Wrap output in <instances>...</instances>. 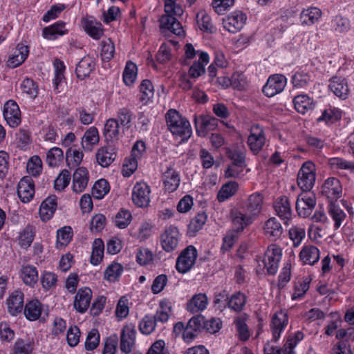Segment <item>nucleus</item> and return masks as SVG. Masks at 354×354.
<instances>
[{
    "instance_id": "nucleus-1",
    "label": "nucleus",
    "mask_w": 354,
    "mask_h": 354,
    "mask_svg": "<svg viewBox=\"0 0 354 354\" xmlns=\"http://www.w3.org/2000/svg\"><path fill=\"white\" fill-rule=\"evenodd\" d=\"M168 129L173 135L178 136L183 141L187 140L192 135L189 122L177 111L170 109L166 114Z\"/></svg>"
},
{
    "instance_id": "nucleus-2",
    "label": "nucleus",
    "mask_w": 354,
    "mask_h": 354,
    "mask_svg": "<svg viewBox=\"0 0 354 354\" xmlns=\"http://www.w3.org/2000/svg\"><path fill=\"white\" fill-rule=\"evenodd\" d=\"M315 165L310 161L304 162L297 174V185L303 192H309L315 182Z\"/></svg>"
},
{
    "instance_id": "nucleus-3",
    "label": "nucleus",
    "mask_w": 354,
    "mask_h": 354,
    "mask_svg": "<svg viewBox=\"0 0 354 354\" xmlns=\"http://www.w3.org/2000/svg\"><path fill=\"white\" fill-rule=\"evenodd\" d=\"M197 250L193 245L185 248L176 260V268L180 273H187L195 264L197 257Z\"/></svg>"
},
{
    "instance_id": "nucleus-4",
    "label": "nucleus",
    "mask_w": 354,
    "mask_h": 354,
    "mask_svg": "<svg viewBox=\"0 0 354 354\" xmlns=\"http://www.w3.org/2000/svg\"><path fill=\"white\" fill-rule=\"evenodd\" d=\"M316 205V197L313 193L303 192L297 197L296 210L300 216L308 217Z\"/></svg>"
},
{
    "instance_id": "nucleus-5",
    "label": "nucleus",
    "mask_w": 354,
    "mask_h": 354,
    "mask_svg": "<svg viewBox=\"0 0 354 354\" xmlns=\"http://www.w3.org/2000/svg\"><path fill=\"white\" fill-rule=\"evenodd\" d=\"M287 83L286 77L280 74L271 75L263 87V93L268 97H273L283 91Z\"/></svg>"
},
{
    "instance_id": "nucleus-6",
    "label": "nucleus",
    "mask_w": 354,
    "mask_h": 354,
    "mask_svg": "<svg viewBox=\"0 0 354 354\" xmlns=\"http://www.w3.org/2000/svg\"><path fill=\"white\" fill-rule=\"evenodd\" d=\"M179 241V232L176 227L170 225L167 227L164 233L160 236V243L162 249L170 252L178 246Z\"/></svg>"
},
{
    "instance_id": "nucleus-7",
    "label": "nucleus",
    "mask_w": 354,
    "mask_h": 354,
    "mask_svg": "<svg viewBox=\"0 0 354 354\" xmlns=\"http://www.w3.org/2000/svg\"><path fill=\"white\" fill-rule=\"evenodd\" d=\"M150 189L144 183H137L132 192V200L133 203L139 207H146L150 202Z\"/></svg>"
},
{
    "instance_id": "nucleus-8",
    "label": "nucleus",
    "mask_w": 354,
    "mask_h": 354,
    "mask_svg": "<svg viewBox=\"0 0 354 354\" xmlns=\"http://www.w3.org/2000/svg\"><path fill=\"white\" fill-rule=\"evenodd\" d=\"M281 254V250L279 248L273 245L268 249L263 263L269 274L274 275L277 273Z\"/></svg>"
},
{
    "instance_id": "nucleus-9",
    "label": "nucleus",
    "mask_w": 354,
    "mask_h": 354,
    "mask_svg": "<svg viewBox=\"0 0 354 354\" xmlns=\"http://www.w3.org/2000/svg\"><path fill=\"white\" fill-rule=\"evenodd\" d=\"M3 117L12 128L17 127L21 123V112L18 104L14 100H10L5 103Z\"/></svg>"
},
{
    "instance_id": "nucleus-10",
    "label": "nucleus",
    "mask_w": 354,
    "mask_h": 354,
    "mask_svg": "<svg viewBox=\"0 0 354 354\" xmlns=\"http://www.w3.org/2000/svg\"><path fill=\"white\" fill-rule=\"evenodd\" d=\"M246 21V16L241 12H234L223 19V27L229 32L236 33L240 31Z\"/></svg>"
},
{
    "instance_id": "nucleus-11",
    "label": "nucleus",
    "mask_w": 354,
    "mask_h": 354,
    "mask_svg": "<svg viewBox=\"0 0 354 354\" xmlns=\"http://www.w3.org/2000/svg\"><path fill=\"white\" fill-rule=\"evenodd\" d=\"M35 194L34 181L30 176L21 179L17 186V194L23 203L29 202Z\"/></svg>"
},
{
    "instance_id": "nucleus-12",
    "label": "nucleus",
    "mask_w": 354,
    "mask_h": 354,
    "mask_svg": "<svg viewBox=\"0 0 354 354\" xmlns=\"http://www.w3.org/2000/svg\"><path fill=\"white\" fill-rule=\"evenodd\" d=\"M92 291L88 288H80L75 297L73 306L80 313H85L89 307Z\"/></svg>"
},
{
    "instance_id": "nucleus-13",
    "label": "nucleus",
    "mask_w": 354,
    "mask_h": 354,
    "mask_svg": "<svg viewBox=\"0 0 354 354\" xmlns=\"http://www.w3.org/2000/svg\"><path fill=\"white\" fill-rule=\"evenodd\" d=\"M194 122L197 134L202 137L206 135L207 131L214 130L218 125V120L209 115H201L198 118L195 115Z\"/></svg>"
},
{
    "instance_id": "nucleus-14",
    "label": "nucleus",
    "mask_w": 354,
    "mask_h": 354,
    "mask_svg": "<svg viewBox=\"0 0 354 354\" xmlns=\"http://www.w3.org/2000/svg\"><path fill=\"white\" fill-rule=\"evenodd\" d=\"M136 331L133 327L125 326L122 329L120 335V350L122 352L129 354L131 352L135 344Z\"/></svg>"
},
{
    "instance_id": "nucleus-15",
    "label": "nucleus",
    "mask_w": 354,
    "mask_h": 354,
    "mask_svg": "<svg viewBox=\"0 0 354 354\" xmlns=\"http://www.w3.org/2000/svg\"><path fill=\"white\" fill-rule=\"evenodd\" d=\"M6 304L8 313L12 316H17L24 308V293L15 290L7 299Z\"/></svg>"
},
{
    "instance_id": "nucleus-16",
    "label": "nucleus",
    "mask_w": 354,
    "mask_h": 354,
    "mask_svg": "<svg viewBox=\"0 0 354 354\" xmlns=\"http://www.w3.org/2000/svg\"><path fill=\"white\" fill-rule=\"evenodd\" d=\"M340 181L336 178H328L322 186V193L328 198L337 199L342 196Z\"/></svg>"
},
{
    "instance_id": "nucleus-17",
    "label": "nucleus",
    "mask_w": 354,
    "mask_h": 354,
    "mask_svg": "<svg viewBox=\"0 0 354 354\" xmlns=\"http://www.w3.org/2000/svg\"><path fill=\"white\" fill-rule=\"evenodd\" d=\"M115 149L109 145L100 147L95 155L97 162L103 167L109 166L116 158Z\"/></svg>"
},
{
    "instance_id": "nucleus-18",
    "label": "nucleus",
    "mask_w": 354,
    "mask_h": 354,
    "mask_svg": "<svg viewBox=\"0 0 354 354\" xmlns=\"http://www.w3.org/2000/svg\"><path fill=\"white\" fill-rule=\"evenodd\" d=\"M88 182V171L85 167L77 168L73 175V190L76 193L82 192Z\"/></svg>"
},
{
    "instance_id": "nucleus-19",
    "label": "nucleus",
    "mask_w": 354,
    "mask_h": 354,
    "mask_svg": "<svg viewBox=\"0 0 354 354\" xmlns=\"http://www.w3.org/2000/svg\"><path fill=\"white\" fill-rule=\"evenodd\" d=\"M230 218L233 224L234 230L236 232H243L244 228L252 222L251 216H247L236 209L231 210Z\"/></svg>"
},
{
    "instance_id": "nucleus-20",
    "label": "nucleus",
    "mask_w": 354,
    "mask_h": 354,
    "mask_svg": "<svg viewBox=\"0 0 354 354\" xmlns=\"http://www.w3.org/2000/svg\"><path fill=\"white\" fill-rule=\"evenodd\" d=\"M264 133L258 126L252 128L251 133L248 138V144L251 150L254 153H258L265 143Z\"/></svg>"
},
{
    "instance_id": "nucleus-21",
    "label": "nucleus",
    "mask_w": 354,
    "mask_h": 354,
    "mask_svg": "<svg viewBox=\"0 0 354 354\" xmlns=\"http://www.w3.org/2000/svg\"><path fill=\"white\" fill-rule=\"evenodd\" d=\"M288 316L286 313L280 311L274 315L272 319L271 328L272 330L273 340L277 341L280 337L281 331L288 324Z\"/></svg>"
},
{
    "instance_id": "nucleus-22",
    "label": "nucleus",
    "mask_w": 354,
    "mask_h": 354,
    "mask_svg": "<svg viewBox=\"0 0 354 354\" xmlns=\"http://www.w3.org/2000/svg\"><path fill=\"white\" fill-rule=\"evenodd\" d=\"M274 207L277 214L285 221V224H287L292 215L290 203L288 197L283 196L277 198L274 202Z\"/></svg>"
},
{
    "instance_id": "nucleus-23",
    "label": "nucleus",
    "mask_w": 354,
    "mask_h": 354,
    "mask_svg": "<svg viewBox=\"0 0 354 354\" xmlns=\"http://www.w3.org/2000/svg\"><path fill=\"white\" fill-rule=\"evenodd\" d=\"M57 209V196L52 195L46 198L41 204L39 214L41 220H49Z\"/></svg>"
},
{
    "instance_id": "nucleus-24",
    "label": "nucleus",
    "mask_w": 354,
    "mask_h": 354,
    "mask_svg": "<svg viewBox=\"0 0 354 354\" xmlns=\"http://www.w3.org/2000/svg\"><path fill=\"white\" fill-rule=\"evenodd\" d=\"M160 23V29L168 30L178 36L181 35L184 32L181 24L173 16H162Z\"/></svg>"
},
{
    "instance_id": "nucleus-25",
    "label": "nucleus",
    "mask_w": 354,
    "mask_h": 354,
    "mask_svg": "<svg viewBox=\"0 0 354 354\" xmlns=\"http://www.w3.org/2000/svg\"><path fill=\"white\" fill-rule=\"evenodd\" d=\"M264 231L272 241H276L281 238L283 234V227L279 221L272 217L269 218L265 223Z\"/></svg>"
},
{
    "instance_id": "nucleus-26",
    "label": "nucleus",
    "mask_w": 354,
    "mask_h": 354,
    "mask_svg": "<svg viewBox=\"0 0 354 354\" xmlns=\"http://www.w3.org/2000/svg\"><path fill=\"white\" fill-rule=\"evenodd\" d=\"M119 128L118 120L114 118H110L106 120L103 134L107 143L114 142L119 140Z\"/></svg>"
},
{
    "instance_id": "nucleus-27",
    "label": "nucleus",
    "mask_w": 354,
    "mask_h": 354,
    "mask_svg": "<svg viewBox=\"0 0 354 354\" xmlns=\"http://www.w3.org/2000/svg\"><path fill=\"white\" fill-rule=\"evenodd\" d=\"M330 90L338 97L346 99L348 95V88L345 79L334 77L330 80Z\"/></svg>"
},
{
    "instance_id": "nucleus-28",
    "label": "nucleus",
    "mask_w": 354,
    "mask_h": 354,
    "mask_svg": "<svg viewBox=\"0 0 354 354\" xmlns=\"http://www.w3.org/2000/svg\"><path fill=\"white\" fill-rule=\"evenodd\" d=\"M163 183L165 189L169 192H173L177 189L180 185L179 174L172 168H168L163 174Z\"/></svg>"
},
{
    "instance_id": "nucleus-29",
    "label": "nucleus",
    "mask_w": 354,
    "mask_h": 354,
    "mask_svg": "<svg viewBox=\"0 0 354 354\" xmlns=\"http://www.w3.org/2000/svg\"><path fill=\"white\" fill-rule=\"evenodd\" d=\"M94 62L89 56L84 57L77 64L75 73L77 78L84 80L88 77L90 73L94 69Z\"/></svg>"
},
{
    "instance_id": "nucleus-30",
    "label": "nucleus",
    "mask_w": 354,
    "mask_h": 354,
    "mask_svg": "<svg viewBox=\"0 0 354 354\" xmlns=\"http://www.w3.org/2000/svg\"><path fill=\"white\" fill-rule=\"evenodd\" d=\"M100 141L98 130L95 127H90L83 136L82 146L86 151H91L94 145Z\"/></svg>"
},
{
    "instance_id": "nucleus-31",
    "label": "nucleus",
    "mask_w": 354,
    "mask_h": 354,
    "mask_svg": "<svg viewBox=\"0 0 354 354\" xmlns=\"http://www.w3.org/2000/svg\"><path fill=\"white\" fill-rule=\"evenodd\" d=\"M299 257L304 263L314 265L319 259V250L314 245L305 246L300 252Z\"/></svg>"
},
{
    "instance_id": "nucleus-32",
    "label": "nucleus",
    "mask_w": 354,
    "mask_h": 354,
    "mask_svg": "<svg viewBox=\"0 0 354 354\" xmlns=\"http://www.w3.org/2000/svg\"><path fill=\"white\" fill-rule=\"evenodd\" d=\"M207 304V297L205 294H198L194 295L187 303V309L192 313H196L206 308Z\"/></svg>"
},
{
    "instance_id": "nucleus-33",
    "label": "nucleus",
    "mask_w": 354,
    "mask_h": 354,
    "mask_svg": "<svg viewBox=\"0 0 354 354\" xmlns=\"http://www.w3.org/2000/svg\"><path fill=\"white\" fill-rule=\"evenodd\" d=\"M66 32L65 23L62 21H59L52 26L45 27L43 29L42 34L46 39H55L57 38V35H63Z\"/></svg>"
},
{
    "instance_id": "nucleus-34",
    "label": "nucleus",
    "mask_w": 354,
    "mask_h": 354,
    "mask_svg": "<svg viewBox=\"0 0 354 354\" xmlns=\"http://www.w3.org/2000/svg\"><path fill=\"white\" fill-rule=\"evenodd\" d=\"M293 103L297 112L304 114L314 108L313 100L306 95H299L295 97Z\"/></svg>"
},
{
    "instance_id": "nucleus-35",
    "label": "nucleus",
    "mask_w": 354,
    "mask_h": 354,
    "mask_svg": "<svg viewBox=\"0 0 354 354\" xmlns=\"http://www.w3.org/2000/svg\"><path fill=\"white\" fill-rule=\"evenodd\" d=\"M24 315L30 321L39 319L41 313V304L38 300H32L26 304L24 308Z\"/></svg>"
},
{
    "instance_id": "nucleus-36",
    "label": "nucleus",
    "mask_w": 354,
    "mask_h": 354,
    "mask_svg": "<svg viewBox=\"0 0 354 354\" xmlns=\"http://www.w3.org/2000/svg\"><path fill=\"white\" fill-rule=\"evenodd\" d=\"M84 28L95 39H99L103 34L102 24L92 19H84Z\"/></svg>"
},
{
    "instance_id": "nucleus-37",
    "label": "nucleus",
    "mask_w": 354,
    "mask_h": 354,
    "mask_svg": "<svg viewBox=\"0 0 354 354\" xmlns=\"http://www.w3.org/2000/svg\"><path fill=\"white\" fill-rule=\"evenodd\" d=\"M322 12L317 8H310L304 10L300 15L302 24L311 25L315 24L321 17Z\"/></svg>"
},
{
    "instance_id": "nucleus-38",
    "label": "nucleus",
    "mask_w": 354,
    "mask_h": 354,
    "mask_svg": "<svg viewBox=\"0 0 354 354\" xmlns=\"http://www.w3.org/2000/svg\"><path fill=\"white\" fill-rule=\"evenodd\" d=\"M207 216L203 212L197 214L190 221L188 225V232L190 236H194L201 230L207 221Z\"/></svg>"
},
{
    "instance_id": "nucleus-39",
    "label": "nucleus",
    "mask_w": 354,
    "mask_h": 354,
    "mask_svg": "<svg viewBox=\"0 0 354 354\" xmlns=\"http://www.w3.org/2000/svg\"><path fill=\"white\" fill-rule=\"evenodd\" d=\"M21 274L23 281L27 285L33 286L38 281V272L33 266L27 265L23 266Z\"/></svg>"
},
{
    "instance_id": "nucleus-40",
    "label": "nucleus",
    "mask_w": 354,
    "mask_h": 354,
    "mask_svg": "<svg viewBox=\"0 0 354 354\" xmlns=\"http://www.w3.org/2000/svg\"><path fill=\"white\" fill-rule=\"evenodd\" d=\"M104 245L101 239H95L93 243V250L91 257V263L97 266L102 260Z\"/></svg>"
},
{
    "instance_id": "nucleus-41",
    "label": "nucleus",
    "mask_w": 354,
    "mask_h": 354,
    "mask_svg": "<svg viewBox=\"0 0 354 354\" xmlns=\"http://www.w3.org/2000/svg\"><path fill=\"white\" fill-rule=\"evenodd\" d=\"M238 189V184L234 181L229 182L221 187L217 194L219 202H223L234 196Z\"/></svg>"
},
{
    "instance_id": "nucleus-42",
    "label": "nucleus",
    "mask_w": 354,
    "mask_h": 354,
    "mask_svg": "<svg viewBox=\"0 0 354 354\" xmlns=\"http://www.w3.org/2000/svg\"><path fill=\"white\" fill-rule=\"evenodd\" d=\"M110 190L109 182L104 179H100L95 182L92 188L93 196L97 199H102Z\"/></svg>"
},
{
    "instance_id": "nucleus-43",
    "label": "nucleus",
    "mask_w": 354,
    "mask_h": 354,
    "mask_svg": "<svg viewBox=\"0 0 354 354\" xmlns=\"http://www.w3.org/2000/svg\"><path fill=\"white\" fill-rule=\"evenodd\" d=\"M245 302V295L241 292H237L233 294L231 297H229L227 307L234 311L239 312L243 309Z\"/></svg>"
},
{
    "instance_id": "nucleus-44",
    "label": "nucleus",
    "mask_w": 354,
    "mask_h": 354,
    "mask_svg": "<svg viewBox=\"0 0 354 354\" xmlns=\"http://www.w3.org/2000/svg\"><path fill=\"white\" fill-rule=\"evenodd\" d=\"M310 277H304L301 280H299L295 284V292L292 295V299L296 300L301 298L309 289L310 283L311 281Z\"/></svg>"
},
{
    "instance_id": "nucleus-45",
    "label": "nucleus",
    "mask_w": 354,
    "mask_h": 354,
    "mask_svg": "<svg viewBox=\"0 0 354 354\" xmlns=\"http://www.w3.org/2000/svg\"><path fill=\"white\" fill-rule=\"evenodd\" d=\"M263 197L260 194H253L250 195L248 200L247 209L252 215L259 214L261 209Z\"/></svg>"
},
{
    "instance_id": "nucleus-46",
    "label": "nucleus",
    "mask_w": 354,
    "mask_h": 354,
    "mask_svg": "<svg viewBox=\"0 0 354 354\" xmlns=\"http://www.w3.org/2000/svg\"><path fill=\"white\" fill-rule=\"evenodd\" d=\"M140 91L141 93L140 100L144 102L145 104L147 103L153 97L154 94L152 82L149 80H142L140 85Z\"/></svg>"
},
{
    "instance_id": "nucleus-47",
    "label": "nucleus",
    "mask_w": 354,
    "mask_h": 354,
    "mask_svg": "<svg viewBox=\"0 0 354 354\" xmlns=\"http://www.w3.org/2000/svg\"><path fill=\"white\" fill-rule=\"evenodd\" d=\"M328 213L335 221V227L338 229L342 221L346 218L345 212L337 205L330 203L328 207Z\"/></svg>"
},
{
    "instance_id": "nucleus-48",
    "label": "nucleus",
    "mask_w": 354,
    "mask_h": 354,
    "mask_svg": "<svg viewBox=\"0 0 354 354\" xmlns=\"http://www.w3.org/2000/svg\"><path fill=\"white\" fill-rule=\"evenodd\" d=\"M64 158L63 151L59 147H53L47 153L46 162L51 167H57Z\"/></svg>"
},
{
    "instance_id": "nucleus-49",
    "label": "nucleus",
    "mask_w": 354,
    "mask_h": 354,
    "mask_svg": "<svg viewBox=\"0 0 354 354\" xmlns=\"http://www.w3.org/2000/svg\"><path fill=\"white\" fill-rule=\"evenodd\" d=\"M171 313V306L167 301H162L160 303V308L156 311V313L152 316L155 322H160L165 323L169 319Z\"/></svg>"
},
{
    "instance_id": "nucleus-50",
    "label": "nucleus",
    "mask_w": 354,
    "mask_h": 354,
    "mask_svg": "<svg viewBox=\"0 0 354 354\" xmlns=\"http://www.w3.org/2000/svg\"><path fill=\"white\" fill-rule=\"evenodd\" d=\"M226 156L232 161V164L238 167H245V156L240 150L226 149Z\"/></svg>"
},
{
    "instance_id": "nucleus-51",
    "label": "nucleus",
    "mask_w": 354,
    "mask_h": 354,
    "mask_svg": "<svg viewBox=\"0 0 354 354\" xmlns=\"http://www.w3.org/2000/svg\"><path fill=\"white\" fill-rule=\"evenodd\" d=\"M197 24L200 29L207 32H212L214 27L210 17L204 11H201L196 15Z\"/></svg>"
},
{
    "instance_id": "nucleus-52",
    "label": "nucleus",
    "mask_w": 354,
    "mask_h": 354,
    "mask_svg": "<svg viewBox=\"0 0 354 354\" xmlns=\"http://www.w3.org/2000/svg\"><path fill=\"white\" fill-rule=\"evenodd\" d=\"M123 267L118 263L109 265L104 272V279L109 281H115L121 275Z\"/></svg>"
},
{
    "instance_id": "nucleus-53",
    "label": "nucleus",
    "mask_w": 354,
    "mask_h": 354,
    "mask_svg": "<svg viewBox=\"0 0 354 354\" xmlns=\"http://www.w3.org/2000/svg\"><path fill=\"white\" fill-rule=\"evenodd\" d=\"M137 76V66L131 62H128L123 72V81L126 85H131Z\"/></svg>"
},
{
    "instance_id": "nucleus-54",
    "label": "nucleus",
    "mask_w": 354,
    "mask_h": 354,
    "mask_svg": "<svg viewBox=\"0 0 354 354\" xmlns=\"http://www.w3.org/2000/svg\"><path fill=\"white\" fill-rule=\"evenodd\" d=\"M84 154L77 149H68L66 153L67 165L73 167L79 165L82 161Z\"/></svg>"
},
{
    "instance_id": "nucleus-55",
    "label": "nucleus",
    "mask_w": 354,
    "mask_h": 354,
    "mask_svg": "<svg viewBox=\"0 0 354 354\" xmlns=\"http://www.w3.org/2000/svg\"><path fill=\"white\" fill-rule=\"evenodd\" d=\"M131 218L129 211L122 209L115 216V224L118 227L124 229L129 225Z\"/></svg>"
},
{
    "instance_id": "nucleus-56",
    "label": "nucleus",
    "mask_w": 354,
    "mask_h": 354,
    "mask_svg": "<svg viewBox=\"0 0 354 354\" xmlns=\"http://www.w3.org/2000/svg\"><path fill=\"white\" fill-rule=\"evenodd\" d=\"M42 170V161L37 156H34L30 158L27 163L28 172L34 176H37Z\"/></svg>"
},
{
    "instance_id": "nucleus-57",
    "label": "nucleus",
    "mask_w": 354,
    "mask_h": 354,
    "mask_svg": "<svg viewBox=\"0 0 354 354\" xmlns=\"http://www.w3.org/2000/svg\"><path fill=\"white\" fill-rule=\"evenodd\" d=\"M100 343V334L97 329H91L86 339L85 348L87 351H93L97 348Z\"/></svg>"
},
{
    "instance_id": "nucleus-58",
    "label": "nucleus",
    "mask_w": 354,
    "mask_h": 354,
    "mask_svg": "<svg viewBox=\"0 0 354 354\" xmlns=\"http://www.w3.org/2000/svg\"><path fill=\"white\" fill-rule=\"evenodd\" d=\"M71 173L64 169L55 180L54 187L56 190L62 191L68 186L71 180Z\"/></svg>"
},
{
    "instance_id": "nucleus-59",
    "label": "nucleus",
    "mask_w": 354,
    "mask_h": 354,
    "mask_svg": "<svg viewBox=\"0 0 354 354\" xmlns=\"http://www.w3.org/2000/svg\"><path fill=\"white\" fill-rule=\"evenodd\" d=\"M21 89L23 93H26L32 99L37 97L38 94V88L35 82L30 78H26L21 83Z\"/></svg>"
},
{
    "instance_id": "nucleus-60",
    "label": "nucleus",
    "mask_w": 354,
    "mask_h": 354,
    "mask_svg": "<svg viewBox=\"0 0 354 354\" xmlns=\"http://www.w3.org/2000/svg\"><path fill=\"white\" fill-rule=\"evenodd\" d=\"M156 322L152 316L146 315L140 322V331L145 335L151 334L156 328Z\"/></svg>"
},
{
    "instance_id": "nucleus-61",
    "label": "nucleus",
    "mask_w": 354,
    "mask_h": 354,
    "mask_svg": "<svg viewBox=\"0 0 354 354\" xmlns=\"http://www.w3.org/2000/svg\"><path fill=\"white\" fill-rule=\"evenodd\" d=\"M73 237V230L69 226H65L57 232V241L62 245H66Z\"/></svg>"
},
{
    "instance_id": "nucleus-62",
    "label": "nucleus",
    "mask_w": 354,
    "mask_h": 354,
    "mask_svg": "<svg viewBox=\"0 0 354 354\" xmlns=\"http://www.w3.org/2000/svg\"><path fill=\"white\" fill-rule=\"evenodd\" d=\"M310 81V76L307 73L297 72L292 77V83L295 87L304 88Z\"/></svg>"
},
{
    "instance_id": "nucleus-63",
    "label": "nucleus",
    "mask_w": 354,
    "mask_h": 354,
    "mask_svg": "<svg viewBox=\"0 0 354 354\" xmlns=\"http://www.w3.org/2000/svg\"><path fill=\"white\" fill-rule=\"evenodd\" d=\"M132 115L133 113L129 109H120L118 112V122H120L122 127L129 129L131 127Z\"/></svg>"
},
{
    "instance_id": "nucleus-64",
    "label": "nucleus",
    "mask_w": 354,
    "mask_h": 354,
    "mask_svg": "<svg viewBox=\"0 0 354 354\" xmlns=\"http://www.w3.org/2000/svg\"><path fill=\"white\" fill-rule=\"evenodd\" d=\"M118 336L116 335H111L106 338L102 354H115L118 346Z\"/></svg>"
}]
</instances>
